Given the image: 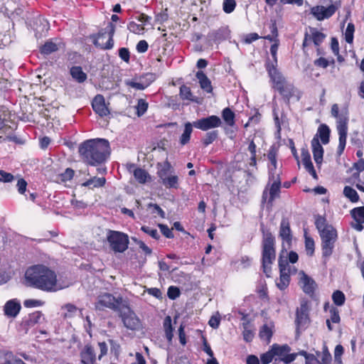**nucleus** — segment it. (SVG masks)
Masks as SVG:
<instances>
[{
	"label": "nucleus",
	"instance_id": "1",
	"mask_svg": "<svg viewBox=\"0 0 364 364\" xmlns=\"http://www.w3.org/2000/svg\"><path fill=\"white\" fill-rule=\"evenodd\" d=\"M28 286L46 292H55L68 287V284L58 279L56 273L43 264L33 265L25 273Z\"/></svg>",
	"mask_w": 364,
	"mask_h": 364
},
{
	"label": "nucleus",
	"instance_id": "2",
	"mask_svg": "<svg viewBox=\"0 0 364 364\" xmlns=\"http://www.w3.org/2000/svg\"><path fill=\"white\" fill-rule=\"evenodd\" d=\"M82 159L91 166H96L106 161L109 155V141L104 139H92L82 143L79 147Z\"/></svg>",
	"mask_w": 364,
	"mask_h": 364
},
{
	"label": "nucleus",
	"instance_id": "3",
	"mask_svg": "<svg viewBox=\"0 0 364 364\" xmlns=\"http://www.w3.org/2000/svg\"><path fill=\"white\" fill-rule=\"evenodd\" d=\"M315 225L321 239L322 257L328 259L333 252L338 238L337 231L332 225L326 224V219L321 216L316 219Z\"/></svg>",
	"mask_w": 364,
	"mask_h": 364
},
{
	"label": "nucleus",
	"instance_id": "4",
	"mask_svg": "<svg viewBox=\"0 0 364 364\" xmlns=\"http://www.w3.org/2000/svg\"><path fill=\"white\" fill-rule=\"evenodd\" d=\"M331 115L337 120V130L339 135V144L337 154L341 156L346 147V138L348 133V112L345 108L339 112V107L337 104H333L331 107Z\"/></svg>",
	"mask_w": 364,
	"mask_h": 364
},
{
	"label": "nucleus",
	"instance_id": "5",
	"mask_svg": "<svg viewBox=\"0 0 364 364\" xmlns=\"http://www.w3.org/2000/svg\"><path fill=\"white\" fill-rule=\"evenodd\" d=\"M275 259L274 237L270 232L264 233L262 242V267L267 277H270L271 264Z\"/></svg>",
	"mask_w": 364,
	"mask_h": 364
},
{
	"label": "nucleus",
	"instance_id": "6",
	"mask_svg": "<svg viewBox=\"0 0 364 364\" xmlns=\"http://www.w3.org/2000/svg\"><path fill=\"white\" fill-rule=\"evenodd\" d=\"M277 65L268 63L266 65L268 75L273 84V87L277 90L281 95L285 97L291 95L293 85L287 83L282 73L277 69Z\"/></svg>",
	"mask_w": 364,
	"mask_h": 364
},
{
	"label": "nucleus",
	"instance_id": "7",
	"mask_svg": "<svg viewBox=\"0 0 364 364\" xmlns=\"http://www.w3.org/2000/svg\"><path fill=\"white\" fill-rule=\"evenodd\" d=\"M106 238L112 250L114 252L122 253L128 249L129 240L126 233L107 230Z\"/></svg>",
	"mask_w": 364,
	"mask_h": 364
},
{
	"label": "nucleus",
	"instance_id": "8",
	"mask_svg": "<svg viewBox=\"0 0 364 364\" xmlns=\"http://www.w3.org/2000/svg\"><path fill=\"white\" fill-rule=\"evenodd\" d=\"M331 4L328 6H315L311 9V14L318 21H323L331 18L341 7L340 1L331 0Z\"/></svg>",
	"mask_w": 364,
	"mask_h": 364
},
{
	"label": "nucleus",
	"instance_id": "9",
	"mask_svg": "<svg viewBox=\"0 0 364 364\" xmlns=\"http://www.w3.org/2000/svg\"><path fill=\"white\" fill-rule=\"evenodd\" d=\"M105 30V33L98 34L95 44L104 49H111L114 46L113 36L115 27L112 23H109Z\"/></svg>",
	"mask_w": 364,
	"mask_h": 364
},
{
	"label": "nucleus",
	"instance_id": "10",
	"mask_svg": "<svg viewBox=\"0 0 364 364\" xmlns=\"http://www.w3.org/2000/svg\"><path fill=\"white\" fill-rule=\"evenodd\" d=\"M121 302L122 299L120 297L116 298L111 294L105 293L98 296L95 307L99 310H102L105 308L116 310L119 306Z\"/></svg>",
	"mask_w": 364,
	"mask_h": 364
},
{
	"label": "nucleus",
	"instance_id": "11",
	"mask_svg": "<svg viewBox=\"0 0 364 364\" xmlns=\"http://www.w3.org/2000/svg\"><path fill=\"white\" fill-rule=\"evenodd\" d=\"M279 267L280 271L279 279L276 282L277 287L280 290L285 289L289 284L291 269L287 259H283L282 257L279 259Z\"/></svg>",
	"mask_w": 364,
	"mask_h": 364
},
{
	"label": "nucleus",
	"instance_id": "12",
	"mask_svg": "<svg viewBox=\"0 0 364 364\" xmlns=\"http://www.w3.org/2000/svg\"><path fill=\"white\" fill-rule=\"evenodd\" d=\"M121 317L124 326L130 330H139L141 327V321L134 311L127 308L121 312Z\"/></svg>",
	"mask_w": 364,
	"mask_h": 364
},
{
	"label": "nucleus",
	"instance_id": "13",
	"mask_svg": "<svg viewBox=\"0 0 364 364\" xmlns=\"http://www.w3.org/2000/svg\"><path fill=\"white\" fill-rule=\"evenodd\" d=\"M222 124L219 117L211 115L205 118L200 119L193 122V126L203 131L219 127Z\"/></svg>",
	"mask_w": 364,
	"mask_h": 364
},
{
	"label": "nucleus",
	"instance_id": "14",
	"mask_svg": "<svg viewBox=\"0 0 364 364\" xmlns=\"http://www.w3.org/2000/svg\"><path fill=\"white\" fill-rule=\"evenodd\" d=\"M279 237L282 240L284 248H289L291 246L292 235L290 229L289 221L287 218H282L279 227Z\"/></svg>",
	"mask_w": 364,
	"mask_h": 364
},
{
	"label": "nucleus",
	"instance_id": "15",
	"mask_svg": "<svg viewBox=\"0 0 364 364\" xmlns=\"http://www.w3.org/2000/svg\"><path fill=\"white\" fill-rule=\"evenodd\" d=\"M326 38V35L316 28H311L309 33H306L303 42V46L307 47L312 43L318 47Z\"/></svg>",
	"mask_w": 364,
	"mask_h": 364
},
{
	"label": "nucleus",
	"instance_id": "16",
	"mask_svg": "<svg viewBox=\"0 0 364 364\" xmlns=\"http://www.w3.org/2000/svg\"><path fill=\"white\" fill-rule=\"evenodd\" d=\"M93 110L100 117H105L109 114L110 112L105 103V98L101 95L95 97L92 102Z\"/></svg>",
	"mask_w": 364,
	"mask_h": 364
},
{
	"label": "nucleus",
	"instance_id": "17",
	"mask_svg": "<svg viewBox=\"0 0 364 364\" xmlns=\"http://www.w3.org/2000/svg\"><path fill=\"white\" fill-rule=\"evenodd\" d=\"M162 184L166 188H177L178 187V177L176 175L166 174V170H160L158 173Z\"/></svg>",
	"mask_w": 364,
	"mask_h": 364
},
{
	"label": "nucleus",
	"instance_id": "18",
	"mask_svg": "<svg viewBox=\"0 0 364 364\" xmlns=\"http://www.w3.org/2000/svg\"><path fill=\"white\" fill-rule=\"evenodd\" d=\"M21 309V303L17 299L9 300L4 305V311L8 317H16Z\"/></svg>",
	"mask_w": 364,
	"mask_h": 364
},
{
	"label": "nucleus",
	"instance_id": "19",
	"mask_svg": "<svg viewBox=\"0 0 364 364\" xmlns=\"http://www.w3.org/2000/svg\"><path fill=\"white\" fill-rule=\"evenodd\" d=\"M299 275V284L301 286L303 291L306 294H312L316 286L315 282L304 272H301Z\"/></svg>",
	"mask_w": 364,
	"mask_h": 364
},
{
	"label": "nucleus",
	"instance_id": "20",
	"mask_svg": "<svg viewBox=\"0 0 364 364\" xmlns=\"http://www.w3.org/2000/svg\"><path fill=\"white\" fill-rule=\"evenodd\" d=\"M81 362L82 364H95L96 355L92 346L85 345L80 352Z\"/></svg>",
	"mask_w": 364,
	"mask_h": 364
},
{
	"label": "nucleus",
	"instance_id": "21",
	"mask_svg": "<svg viewBox=\"0 0 364 364\" xmlns=\"http://www.w3.org/2000/svg\"><path fill=\"white\" fill-rule=\"evenodd\" d=\"M311 148L314 159L317 166H321L323 161V149L319 142L318 137H314L311 140Z\"/></svg>",
	"mask_w": 364,
	"mask_h": 364
},
{
	"label": "nucleus",
	"instance_id": "22",
	"mask_svg": "<svg viewBox=\"0 0 364 364\" xmlns=\"http://www.w3.org/2000/svg\"><path fill=\"white\" fill-rule=\"evenodd\" d=\"M268 159L269 161V165H268V169H269V179H274L277 178L276 177L280 178V172L277 171V159H276V154L273 151H270L268 153Z\"/></svg>",
	"mask_w": 364,
	"mask_h": 364
},
{
	"label": "nucleus",
	"instance_id": "23",
	"mask_svg": "<svg viewBox=\"0 0 364 364\" xmlns=\"http://www.w3.org/2000/svg\"><path fill=\"white\" fill-rule=\"evenodd\" d=\"M308 321L307 307L305 304H302L300 308L296 311V322L298 327H302Z\"/></svg>",
	"mask_w": 364,
	"mask_h": 364
},
{
	"label": "nucleus",
	"instance_id": "24",
	"mask_svg": "<svg viewBox=\"0 0 364 364\" xmlns=\"http://www.w3.org/2000/svg\"><path fill=\"white\" fill-rule=\"evenodd\" d=\"M106 179L104 177H92L90 179L82 183L81 186L83 187H87L90 189L95 188H101L105 186Z\"/></svg>",
	"mask_w": 364,
	"mask_h": 364
},
{
	"label": "nucleus",
	"instance_id": "25",
	"mask_svg": "<svg viewBox=\"0 0 364 364\" xmlns=\"http://www.w3.org/2000/svg\"><path fill=\"white\" fill-rule=\"evenodd\" d=\"M196 77L199 81L200 87L205 92L210 93L213 87L210 80L203 71H198L196 73Z\"/></svg>",
	"mask_w": 364,
	"mask_h": 364
},
{
	"label": "nucleus",
	"instance_id": "26",
	"mask_svg": "<svg viewBox=\"0 0 364 364\" xmlns=\"http://www.w3.org/2000/svg\"><path fill=\"white\" fill-rule=\"evenodd\" d=\"M273 328L274 325L272 323L263 325L259 330V338L269 343L273 334Z\"/></svg>",
	"mask_w": 364,
	"mask_h": 364
},
{
	"label": "nucleus",
	"instance_id": "27",
	"mask_svg": "<svg viewBox=\"0 0 364 364\" xmlns=\"http://www.w3.org/2000/svg\"><path fill=\"white\" fill-rule=\"evenodd\" d=\"M150 82L145 80L144 77L140 78L139 80H125V84L127 86H129L132 88H134L137 90H144L146 89L149 85Z\"/></svg>",
	"mask_w": 364,
	"mask_h": 364
},
{
	"label": "nucleus",
	"instance_id": "28",
	"mask_svg": "<svg viewBox=\"0 0 364 364\" xmlns=\"http://www.w3.org/2000/svg\"><path fill=\"white\" fill-rule=\"evenodd\" d=\"M276 178H277L269 179V181L272 182L269 189V203H272L274 198L279 196L280 191L281 179L278 177Z\"/></svg>",
	"mask_w": 364,
	"mask_h": 364
},
{
	"label": "nucleus",
	"instance_id": "29",
	"mask_svg": "<svg viewBox=\"0 0 364 364\" xmlns=\"http://www.w3.org/2000/svg\"><path fill=\"white\" fill-rule=\"evenodd\" d=\"M70 72L72 77L77 82L82 83L87 79L86 73L82 71L80 66L72 67Z\"/></svg>",
	"mask_w": 364,
	"mask_h": 364
},
{
	"label": "nucleus",
	"instance_id": "30",
	"mask_svg": "<svg viewBox=\"0 0 364 364\" xmlns=\"http://www.w3.org/2000/svg\"><path fill=\"white\" fill-rule=\"evenodd\" d=\"M193 123L186 122L184 125V130L181 136H180V144L185 145L190 141L191 135L193 132Z\"/></svg>",
	"mask_w": 364,
	"mask_h": 364
},
{
	"label": "nucleus",
	"instance_id": "31",
	"mask_svg": "<svg viewBox=\"0 0 364 364\" xmlns=\"http://www.w3.org/2000/svg\"><path fill=\"white\" fill-rule=\"evenodd\" d=\"M208 37L210 41H213L215 43H219L225 39L226 31L224 28L213 31L208 33Z\"/></svg>",
	"mask_w": 364,
	"mask_h": 364
},
{
	"label": "nucleus",
	"instance_id": "32",
	"mask_svg": "<svg viewBox=\"0 0 364 364\" xmlns=\"http://www.w3.org/2000/svg\"><path fill=\"white\" fill-rule=\"evenodd\" d=\"M243 331L242 336L243 339L246 342H251L255 336V331L250 322H245L242 323Z\"/></svg>",
	"mask_w": 364,
	"mask_h": 364
},
{
	"label": "nucleus",
	"instance_id": "33",
	"mask_svg": "<svg viewBox=\"0 0 364 364\" xmlns=\"http://www.w3.org/2000/svg\"><path fill=\"white\" fill-rule=\"evenodd\" d=\"M222 117L227 125L230 127H233L235 125V114L229 107L223 109L222 112Z\"/></svg>",
	"mask_w": 364,
	"mask_h": 364
},
{
	"label": "nucleus",
	"instance_id": "34",
	"mask_svg": "<svg viewBox=\"0 0 364 364\" xmlns=\"http://www.w3.org/2000/svg\"><path fill=\"white\" fill-rule=\"evenodd\" d=\"M272 352L274 353V356H279L281 358L284 357L285 354L290 352L291 349L289 346L287 344L279 346L278 344H273L271 346Z\"/></svg>",
	"mask_w": 364,
	"mask_h": 364
},
{
	"label": "nucleus",
	"instance_id": "35",
	"mask_svg": "<svg viewBox=\"0 0 364 364\" xmlns=\"http://www.w3.org/2000/svg\"><path fill=\"white\" fill-rule=\"evenodd\" d=\"M163 326L164 328L166 339L168 342H171L173 338V327L171 323V318L170 316H167L164 321Z\"/></svg>",
	"mask_w": 364,
	"mask_h": 364
},
{
	"label": "nucleus",
	"instance_id": "36",
	"mask_svg": "<svg viewBox=\"0 0 364 364\" xmlns=\"http://www.w3.org/2000/svg\"><path fill=\"white\" fill-rule=\"evenodd\" d=\"M330 130L326 124H321L318 129L316 136H318L323 144H326L329 141Z\"/></svg>",
	"mask_w": 364,
	"mask_h": 364
},
{
	"label": "nucleus",
	"instance_id": "37",
	"mask_svg": "<svg viewBox=\"0 0 364 364\" xmlns=\"http://www.w3.org/2000/svg\"><path fill=\"white\" fill-rule=\"evenodd\" d=\"M343 195L352 203H357L359 200L357 191L350 186H346L344 187Z\"/></svg>",
	"mask_w": 364,
	"mask_h": 364
},
{
	"label": "nucleus",
	"instance_id": "38",
	"mask_svg": "<svg viewBox=\"0 0 364 364\" xmlns=\"http://www.w3.org/2000/svg\"><path fill=\"white\" fill-rule=\"evenodd\" d=\"M58 49V45L53 41L46 42L41 48V52L44 55H49Z\"/></svg>",
	"mask_w": 364,
	"mask_h": 364
},
{
	"label": "nucleus",
	"instance_id": "39",
	"mask_svg": "<svg viewBox=\"0 0 364 364\" xmlns=\"http://www.w3.org/2000/svg\"><path fill=\"white\" fill-rule=\"evenodd\" d=\"M351 215L359 223H364V206L353 208Z\"/></svg>",
	"mask_w": 364,
	"mask_h": 364
},
{
	"label": "nucleus",
	"instance_id": "40",
	"mask_svg": "<svg viewBox=\"0 0 364 364\" xmlns=\"http://www.w3.org/2000/svg\"><path fill=\"white\" fill-rule=\"evenodd\" d=\"M149 107L148 102L144 99L138 100L137 105L135 108L138 117H141L147 111Z\"/></svg>",
	"mask_w": 364,
	"mask_h": 364
},
{
	"label": "nucleus",
	"instance_id": "41",
	"mask_svg": "<svg viewBox=\"0 0 364 364\" xmlns=\"http://www.w3.org/2000/svg\"><path fill=\"white\" fill-rule=\"evenodd\" d=\"M180 97L183 100L194 101L193 95L190 87L184 85L180 87Z\"/></svg>",
	"mask_w": 364,
	"mask_h": 364
},
{
	"label": "nucleus",
	"instance_id": "42",
	"mask_svg": "<svg viewBox=\"0 0 364 364\" xmlns=\"http://www.w3.org/2000/svg\"><path fill=\"white\" fill-rule=\"evenodd\" d=\"M332 300L336 306H342L346 301L345 294L339 290H336L333 293Z\"/></svg>",
	"mask_w": 364,
	"mask_h": 364
},
{
	"label": "nucleus",
	"instance_id": "43",
	"mask_svg": "<svg viewBox=\"0 0 364 364\" xmlns=\"http://www.w3.org/2000/svg\"><path fill=\"white\" fill-rule=\"evenodd\" d=\"M127 28L130 32L139 35L144 34L145 30L142 25L139 24L134 21L129 22L127 25Z\"/></svg>",
	"mask_w": 364,
	"mask_h": 364
},
{
	"label": "nucleus",
	"instance_id": "44",
	"mask_svg": "<svg viewBox=\"0 0 364 364\" xmlns=\"http://www.w3.org/2000/svg\"><path fill=\"white\" fill-rule=\"evenodd\" d=\"M134 176L135 178L141 183H144L149 177L147 172L142 168L135 169L134 171Z\"/></svg>",
	"mask_w": 364,
	"mask_h": 364
},
{
	"label": "nucleus",
	"instance_id": "45",
	"mask_svg": "<svg viewBox=\"0 0 364 364\" xmlns=\"http://www.w3.org/2000/svg\"><path fill=\"white\" fill-rule=\"evenodd\" d=\"M235 0H223V10L225 14H231L236 7Z\"/></svg>",
	"mask_w": 364,
	"mask_h": 364
},
{
	"label": "nucleus",
	"instance_id": "46",
	"mask_svg": "<svg viewBox=\"0 0 364 364\" xmlns=\"http://www.w3.org/2000/svg\"><path fill=\"white\" fill-rule=\"evenodd\" d=\"M256 148L257 146L255 143L254 140H252L247 147V150L250 152V164L251 166H255L257 164L256 161Z\"/></svg>",
	"mask_w": 364,
	"mask_h": 364
},
{
	"label": "nucleus",
	"instance_id": "47",
	"mask_svg": "<svg viewBox=\"0 0 364 364\" xmlns=\"http://www.w3.org/2000/svg\"><path fill=\"white\" fill-rule=\"evenodd\" d=\"M63 309L65 310L64 317L65 318H71L74 316L77 311V308L71 304H65Z\"/></svg>",
	"mask_w": 364,
	"mask_h": 364
},
{
	"label": "nucleus",
	"instance_id": "48",
	"mask_svg": "<svg viewBox=\"0 0 364 364\" xmlns=\"http://www.w3.org/2000/svg\"><path fill=\"white\" fill-rule=\"evenodd\" d=\"M355 31V27L353 23H349L347 26L345 32V39L346 41L348 43H352L353 41V33Z\"/></svg>",
	"mask_w": 364,
	"mask_h": 364
},
{
	"label": "nucleus",
	"instance_id": "49",
	"mask_svg": "<svg viewBox=\"0 0 364 364\" xmlns=\"http://www.w3.org/2000/svg\"><path fill=\"white\" fill-rule=\"evenodd\" d=\"M45 302L42 300L29 299L23 301V305L26 308H35L43 306Z\"/></svg>",
	"mask_w": 364,
	"mask_h": 364
},
{
	"label": "nucleus",
	"instance_id": "50",
	"mask_svg": "<svg viewBox=\"0 0 364 364\" xmlns=\"http://www.w3.org/2000/svg\"><path fill=\"white\" fill-rule=\"evenodd\" d=\"M274 357V353L272 352V348H270L267 352L261 355L260 360L262 364L270 363L272 361Z\"/></svg>",
	"mask_w": 364,
	"mask_h": 364
},
{
	"label": "nucleus",
	"instance_id": "51",
	"mask_svg": "<svg viewBox=\"0 0 364 364\" xmlns=\"http://www.w3.org/2000/svg\"><path fill=\"white\" fill-rule=\"evenodd\" d=\"M74 176V171L71 168H66L65 171L60 175V180L63 182L70 181Z\"/></svg>",
	"mask_w": 364,
	"mask_h": 364
},
{
	"label": "nucleus",
	"instance_id": "52",
	"mask_svg": "<svg viewBox=\"0 0 364 364\" xmlns=\"http://www.w3.org/2000/svg\"><path fill=\"white\" fill-rule=\"evenodd\" d=\"M344 351L343 347L341 345H337L334 350L335 362L338 364H342L341 355Z\"/></svg>",
	"mask_w": 364,
	"mask_h": 364
},
{
	"label": "nucleus",
	"instance_id": "53",
	"mask_svg": "<svg viewBox=\"0 0 364 364\" xmlns=\"http://www.w3.org/2000/svg\"><path fill=\"white\" fill-rule=\"evenodd\" d=\"M14 176L4 170H0V182L11 183L14 181Z\"/></svg>",
	"mask_w": 364,
	"mask_h": 364
},
{
	"label": "nucleus",
	"instance_id": "54",
	"mask_svg": "<svg viewBox=\"0 0 364 364\" xmlns=\"http://www.w3.org/2000/svg\"><path fill=\"white\" fill-rule=\"evenodd\" d=\"M141 230L146 233L147 235H150L151 237L154 239H158L159 237V234L156 229L152 228L149 226H142L141 228Z\"/></svg>",
	"mask_w": 364,
	"mask_h": 364
},
{
	"label": "nucleus",
	"instance_id": "55",
	"mask_svg": "<svg viewBox=\"0 0 364 364\" xmlns=\"http://www.w3.org/2000/svg\"><path fill=\"white\" fill-rule=\"evenodd\" d=\"M18 193L26 196L27 182L23 178H19L16 183Z\"/></svg>",
	"mask_w": 364,
	"mask_h": 364
},
{
	"label": "nucleus",
	"instance_id": "56",
	"mask_svg": "<svg viewBox=\"0 0 364 364\" xmlns=\"http://www.w3.org/2000/svg\"><path fill=\"white\" fill-rule=\"evenodd\" d=\"M270 29H271V31L272 33V35H268V36H264V38L265 39H267V40L270 41L271 42H273V43H275V41H279L277 38V26H276V25L274 23H272L270 26Z\"/></svg>",
	"mask_w": 364,
	"mask_h": 364
},
{
	"label": "nucleus",
	"instance_id": "57",
	"mask_svg": "<svg viewBox=\"0 0 364 364\" xmlns=\"http://www.w3.org/2000/svg\"><path fill=\"white\" fill-rule=\"evenodd\" d=\"M330 314H331V318H330V321L334 323H338L340 322V316H339V312H338V310L335 308V307H332L330 310Z\"/></svg>",
	"mask_w": 364,
	"mask_h": 364
},
{
	"label": "nucleus",
	"instance_id": "58",
	"mask_svg": "<svg viewBox=\"0 0 364 364\" xmlns=\"http://www.w3.org/2000/svg\"><path fill=\"white\" fill-rule=\"evenodd\" d=\"M167 294L169 299H175L179 296L180 291L178 288L171 286L168 289Z\"/></svg>",
	"mask_w": 364,
	"mask_h": 364
},
{
	"label": "nucleus",
	"instance_id": "59",
	"mask_svg": "<svg viewBox=\"0 0 364 364\" xmlns=\"http://www.w3.org/2000/svg\"><path fill=\"white\" fill-rule=\"evenodd\" d=\"M305 245L307 254L312 255L314 252V242L310 237H306Z\"/></svg>",
	"mask_w": 364,
	"mask_h": 364
},
{
	"label": "nucleus",
	"instance_id": "60",
	"mask_svg": "<svg viewBox=\"0 0 364 364\" xmlns=\"http://www.w3.org/2000/svg\"><path fill=\"white\" fill-rule=\"evenodd\" d=\"M278 48H279V41H275V43H274L270 47V53L274 59L273 63L274 65L277 64V54Z\"/></svg>",
	"mask_w": 364,
	"mask_h": 364
},
{
	"label": "nucleus",
	"instance_id": "61",
	"mask_svg": "<svg viewBox=\"0 0 364 364\" xmlns=\"http://www.w3.org/2000/svg\"><path fill=\"white\" fill-rule=\"evenodd\" d=\"M159 227L161 230V232L165 237L168 238H172L173 237L172 230L167 225L159 224Z\"/></svg>",
	"mask_w": 364,
	"mask_h": 364
},
{
	"label": "nucleus",
	"instance_id": "62",
	"mask_svg": "<svg viewBox=\"0 0 364 364\" xmlns=\"http://www.w3.org/2000/svg\"><path fill=\"white\" fill-rule=\"evenodd\" d=\"M218 132L216 131L210 132L207 133L205 139H204V144L208 145L213 142L217 138Z\"/></svg>",
	"mask_w": 364,
	"mask_h": 364
},
{
	"label": "nucleus",
	"instance_id": "63",
	"mask_svg": "<svg viewBox=\"0 0 364 364\" xmlns=\"http://www.w3.org/2000/svg\"><path fill=\"white\" fill-rule=\"evenodd\" d=\"M148 43L144 40L140 41L136 45V50L140 53H145L148 50Z\"/></svg>",
	"mask_w": 364,
	"mask_h": 364
},
{
	"label": "nucleus",
	"instance_id": "64",
	"mask_svg": "<svg viewBox=\"0 0 364 364\" xmlns=\"http://www.w3.org/2000/svg\"><path fill=\"white\" fill-rule=\"evenodd\" d=\"M119 55L124 62L128 63L129 61V51L126 48H121L119 50Z\"/></svg>",
	"mask_w": 364,
	"mask_h": 364
}]
</instances>
